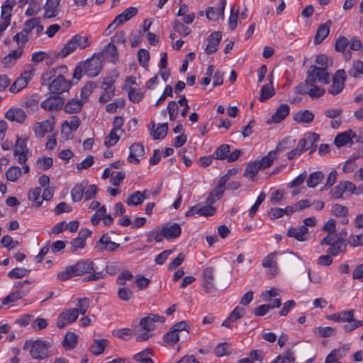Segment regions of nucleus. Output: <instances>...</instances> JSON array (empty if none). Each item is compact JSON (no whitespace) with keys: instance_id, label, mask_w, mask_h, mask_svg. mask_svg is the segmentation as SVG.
I'll return each instance as SVG.
<instances>
[{"instance_id":"nucleus-1","label":"nucleus","mask_w":363,"mask_h":363,"mask_svg":"<svg viewBox=\"0 0 363 363\" xmlns=\"http://www.w3.org/2000/svg\"><path fill=\"white\" fill-rule=\"evenodd\" d=\"M57 69L67 72V67L66 65H62L56 69H52L45 72L42 77V85H47L49 84V90L54 94H60L67 91L72 84V82L71 80L66 79L62 74H60L52 80V82L50 83L51 79L56 75Z\"/></svg>"},{"instance_id":"nucleus-2","label":"nucleus","mask_w":363,"mask_h":363,"mask_svg":"<svg viewBox=\"0 0 363 363\" xmlns=\"http://www.w3.org/2000/svg\"><path fill=\"white\" fill-rule=\"evenodd\" d=\"M94 264L91 260H81L73 265L67 266L64 271L58 273L57 278L60 281H65L73 277L92 273L94 272Z\"/></svg>"},{"instance_id":"nucleus-3","label":"nucleus","mask_w":363,"mask_h":363,"mask_svg":"<svg viewBox=\"0 0 363 363\" xmlns=\"http://www.w3.org/2000/svg\"><path fill=\"white\" fill-rule=\"evenodd\" d=\"M91 44V38L88 35L77 34L74 35L57 53V57H65L79 48L84 50Z\"/></svg>"},{"instance_id":"nucleus-4","label":"nucleus","mask_w":363,"mask_h":363,"mask_svg":"<svg viewBox=\"0 0 363 363\" xmlns=\"http://www.w3.org/2000/svg\"><path fill=\"white\" fill-rule=\"evenodd\" d=\"M49 343L46 341L37 340L35 341H27L24 349L30 347V354L35 359H45L48 357Z\"/></svg>"},{"instance_id":"nucleus-5","label":"nucleus","mask_w":363,"mask_h":363,"mask_svg":"<svg viewBox=\"0 0 363 363\" xmlns=\"http://www.w3.org/2000/svg\"><path fill=\"white\" fill-rule=\"evenodd\" d=\"M81 62L84 68V74L89 77H94L101 72L102 54L95 53L91 58Z\"/></svg>"},{"instance_id":"nucleus-6","label":"nucleus","mask_w":363,"mask_h":363,"mask_svg":"<svg viewBox=\"0 0 363 363\" xmlns=\"http://www.w3.org/2000/svg\"><path fill=\"white\" fill-rule=\"evenodd\" d=\"M308 82L311 84L315 82H323L328 84L329 82V74L327 72L326 68L318 67L315 65L311 66L307 72Z\"/></svg>"},{"instance_id":"nucleus-7","label":"nucleus","mask_w":363,"mask_h":363,"mask_svg":"<svg viewBox=\"0 0 363 363\" xmlns=\"http://www.w3.org/2000/svg\"><path fill=\"white\" fill-rule=\"evenodd\" d=\"M79 316L78 308H69L61 312L57 319L56 325L58 328H62L67 324L76 321Z\"/></svg>"},{"instance_id":"nucleus-8","label":"nucleus","mask_w":363,"mask_h":363,"mask_svg":"<svg viewBox=\"0 0 363 363\" xmlns=\"http://www.w3.org/2000/svg\"><path fill=\"white\" fill-rule=\"evenodd\" d=\"M55 127V118L53 116L42 122H36L33 126V131L38 138H43L48 133L51 132Z\"/></svg>"},{"instance_id":"nucleus-9","label":"nucleus","mask_w":363,"mask_h":363,"mask_svg":"<svg viewBox=\"0 0 363 363\" xmlns=\"http://www.w3.org/2000/svg\"><path fill=\"white\" fill-rule=\"evenodd\" d=\"M345 78L346 75L345 70H337L333 77V84L328 89V93L334 96L340 94L344 88Z\"/></svg>"},{"instance_id":"nucleus-10","label":"nucleus","mask_w":363,"mask_h":363,"mask_svg":"<svg viewBox=\"0 0 363 363\" xmlns=\"http://www.w3.org/2000/svg\"><path fill=\"white\" fill-rule=\"evenodd\" d=\"M203 287L208 294L213 292L215 289V269L213 267L205 268L202 273Z\"/></svg>"},{"instance_id":"nucleus-11","label":"nucleus","mask_w":363,"mask_h":363,"mask_svg":"<svg viewBox=\"0 0 363 363\" xmlns=\"http://www.w3.org/2000/svg\"><path fill=\"white\" fill-rule=\"evenodd\" d=\"M120 245L111 240L108 234H104L96 243V248L100 252L104 251L114 252Z\"/></svg>"},{"instance_id":"nucleus-12","label":"nucleus","mask_w":363,"mask_h":363,"mask_svg":"<svg viewBox=\"0 0 363 363\" xmlns=\"http://www.w3.org/2000/svg\"><path fill=\"white\" fill-rule=\"evenodd\" d=\"M164 320L165 318L164 316L150 313L140 320V325L143 330L150 332L155 329V323H164Z\"/></svg>"},{"instance_id":"nucleus-13","label":"nucleus","mask_w":363,"mask_h":363,"mask_svg":"<svg viewBox=\"0 0 363 363\" xmlns=\"http://www.w3.org/2000/svg\"><path fill=\"white\" fill-rule=\"evenodd\" d=\"M163 237L167 240H172L178 238L182 233V228L177 223L165 224L162 228Z\"/></svg>"},{"instance_id":"nucleus-14","label":"nucleus","mask_w":363,"mask_h":363,"mask_svg":"<svg viewBox=\"0 0 363 363\" xmlns=\"http://www.w3.org/2000/svg\"><path fill=\"white\" fill-rule=\"evenodd\" d=\"M308 229L305 225H301L298 228L291 227L286 233L289 238H294L300 242L306 241L308 238Z\"/></svg>"},{"instance_id":"nucleus-15","label":"nucleus","mask_w":363,"mask_h":363,"mask_svg":"<svg viewBox=\"0 0 363 363\" xmlns=\"http://www.w3.org/2000/svg\"><path fill=\"white\" fill-rule=\"evenodd\" d=\"M64 104L62 98L59 96H50L41 102L40 106L48 111L60 110Z\"/></svg>"},{"instance_id":"nucleus-16","label":"nucleus","mask_w":363,"mask_h":363,"mask_svg":"<svg viewBox=\"0 0 363 363\" xmlns=\"http://www.w3.org/2000/svg\"><path fill=\"white\" fill-rule=\"evenodd\" d=\"M27 116L25 111L20 108L13 107L9 108L5 113V118L10 121L22 123L25 121Z\"/></svg>"},{"instance_id":"nucleus-17","label":"nucleus","mask_w":363,"mask_h":363,"mask_svg":"<svg viewBox=\"0 0 363 363\" xmlns=\"http://www.w3.org/2000/svg\"><path fill=\"white\" fill-rule=\"evenodd\" d=\"M357 138L355 133L351 130H348L343 133H339L335 138V145L340 147L347 144L352 145L354 143L352 138Z\"/></svg>"},{"instance_id":"nucleus-18","label":"nucleus","mask_w":363,"mask_h":363,"mask_svg":"<svg viewBox=\"0 0 363 363\" xmlns=\"http://www.w3.org/2000/svg\"><path fill=\"white\" fill-rule=\"evenodd\" d=\"M130 152L128 157L129 163L138 164L140 162L139 157L145 155V150L140 143H134L129 148Z\"/></svg>"},{"instance_id":"nucleus-19","label":"nucleus","mask_w":363,"mask_h":363,"mask_svg":"<svg viewBox=\"0 0 363 363\" xmlns=\"http://www.w3.org/2000/svg\"><path fill=\"white\" fill-rule=\"evenodd\" d=\"M222 35L219 31H215L208 38V45L205 48V52L208 55L216 52L221 40Z\"/></svg>"},{"instance_id":"nucleus-20","label":"nucleus","mask_w":363,"mask_h":363,"mask_svg":"<svg viewBox=\"0 0 363 363\" xmlns=\"http://www.w3.org/2000/svg\"><path fill=\"white\" fill-rule=\"evenodd\" d=\"M60 0H47L45 5L44 6V14L45 18H51L57 16L59 14V5Z\"/></svg>"},{"instance_id":"nucleus-21","label":"nucleus","mask_w":363,"mask_h":363,"mask_svg":"<svg viewBox=\"0 0 363 363\" xmlns=\"http://www.w3.org/2000/svg\"><path fill=\"white\" fill-rule=\"evenodd\" d=\"M331 25L332 21L328 20L326 23L320 24L318 26L314 38L315 45L321 43L326 38V37L329 35Z\"/></svg>"},{"instance_id":"nucleus-22","label":"nucleus","mask_w":363,"mask_h":363,"mask_svg":"<svg viewBox=\"0 0 363 363\" xmlns=\"http://www.w3.org/2000/svg\"><path fill=\"white\" fill-rule=\"evenodd\" d=\"M289 106L286 104H281L277 107L275 113L272 116V119L268 120L267 123H269L272 121L278 123L281 122L289 114Z\"/></svg>"},{"instance_id":"nucleus-23","label":"nucleus","mask_w":363,"mask_h":363,"mask_svg":"<svg viewBox=\"0 0 363 363\" xmlns=\"http://www.w3.org/2000/svg\"><path fill=\"white\" fill-rule=\"evenodd\" d=\"M98 54H102V59H106L112 62H116L118 60V54L116 47L112 43H108L106 45L103 50Z\"/></svg>"},{"instance_id":"nucleus-24","label":"nucleus","mask_w":363,"mask_h":363,"mask_svg":"<svg viewBox=\"0 0 363 363\" xmlns=\"http://www.w3.org/2000/svg\"><path fill=\"white\" fill-rule=\"evenodd\" d=\"M319 140V135L315 133H309L306 135V136L302 139H301L297 145L296 148L301 153L304 152L308 150L306 145L308 144L313 145L315 142Z\"/></svg>"},{"instance_id":"nucleus-25","label":"nucleus","mask_w":363,"mask_h":363,"mask_svg":"<svg viewBox=\"0 0 363 363\" xmlns=\"http://www.w3.org/2000/svg\"><path fill=\"white\" fill-rule=\"evenodd\" d=\"M155 122L152 121V128L150 130V134L152 137V138L154 140H162L164 138L168 131L167 123L160 124L156 130H155Z\"/></svg>"},{"instance_id":"nucleus-26","label":"nucleus","mask_w":363,"mask_h":363,"mask_svg":"<svg viewBox=\"0 0 363 363\" xmlns=\"http://www.w3.org/2000/svg\"><path fill=\"white\" fill-rule=\"evenodd\" d=\"M346 250L345 240L342 238H337L336 240L333 242L327 250L328 254L333 256H336L340 252H344Z\"/></svg>"},{"instance_id":"nucleus-27","label":"nucleus","mask_w":363,"mask_h":363,"mask_svg":"<svg viewBox=\"0 0 363 363\" xmlns=\"http://www.w3.org/2000/svg\"><path fill=\"white\" fill-rule=\"evenodd\" d=\"M85 101L77 99H69L64 106L65 112L67 113H75L81 111Z\"/></svg>"},{"instance_id":"nucleus-28","label":"nucleus","mask_w":363,"mask_h":363,"mask_svg":"<svg viewBox=\"0 0 363 363\" xmlns=\"http://www.w3.org/2000/svg\"><path fill=\"white\" fill-rule=\"evenodd\" d=\"M22 48H18L9 52L2 60V62L4 67H11L12 65H13L16 61L22 55Z\"/></svg>"},{"instance_id":"nucleus-29","label":"nucleus","mask_w":363,"mask_h":363,"mask_svg":"<svg viewBox=\"0 0 363 363\" xmlns=\"http://www.w3.org/2000/svg\"><path fill=\"white\" fill-rule=\"evenodd\" d=\"M137 13L138 9L135 7L126 9L115 18L116 22H118V24L119 25H122L125 22L129 21L131 18L134 17Z\"/></svg>"},{"instance_id":"nucleus-30","label":"nucleus","mask_w":363,"mask_h":363,"mask_svg":"<svg viewBox=\"0 0 363 363\" xmlns=\"http://www.w3.org/2000/svg\"><path fill=\"white\" fill-rule=\"evenodd\" d=\"M293 119L297 123H310L313 121L314 115L308 110L300 111L294 115Z\"/></svg>"},{"instance_id":"nucleus-31","label":"nucleus","mask_w":363,"mask_h":363,"mask_svg":"<svg viewBox=\"0 0 363 363\" xmlns=\"http://www.w3.org/2000/svg\"><path fill=\"white\" fill-rule=\"evenodd\" d=\"M107 344L108 340L106 339H94L89 350L93 354L99 355L104 352Z\"/></svg>"},{"instance_id":"nucleus-32","label":"nucleus","mask_w":363,"mask_h":363,"mask_svg":"<svg viewBox=\"0 0 363 363\" xmlns=\"http://www.w3.org/2000/svg\"><path fill=\"white\" fill-rule=\"evenodd\" d=\"M41 189L40 187H36L33 189H30L28 193V200L32 201V204L35 207H40L42 204V196H41Z\"/></svg>"},{"instance_id":"nucleus-33","label":"nucleus","mask_w":363,"mask_h":363,"mask_svg":"<svg viewBox=\"0 0 363 363\" xmlns=\"http://www.w3.org/2000/svg\"><path fill=\"white\" fill-rule=\"evenodd\" d=\"M81 125V121L77 116H72L69 121H65L62 125V134L65 133V129L68 128L69 131H76Z\"/></svg>"},{"instance_id":"nucleus-34","label":"nucleus","mask_w":363,"mask_h":363,"mask_svg":"<svg viewBox=\"0 0 363 363\" xmlns=\"http://www.w3.org/2000/svg\"><path fill=\"white\" fill-rule=\"evenodd\" d=\"M15 4V0H6L1 8V17L2 21H7L11 23V11Z\"/></svg>"},{"instance_id":"nucleus-35","label":"nucleus","mask_w":363,"mask_h":363,"mask_svg":"<svg viewBox=\"0 0 363 363\" xmlns=\"http://www.w3.org/2000/svg\"><path fill=\"white\" fill-rule=\"evenodd\" d=\"M260 169H262L259 167L257 161L249 162L245 167L243 176L251 180H254L255 175Z\"/></svg>"},{"instance_id":"nucleus-36","label":"nucleus","mask_w":363,"mask_h":363,"mask_svg":"<svg viewBox=\"0 0 363 363\" xmlns=\"http://www.w3.org/2000/svg\"><path fill=\"white\" fill-rule=\"evenodd\" d=\"M77 335L72 332L67 333L62 340V346L65 350H72L77 343Z\"/></svg>"},{"instance_id":"nucleus-37","label":"nucleus","mask_w":363,"mask_h":363,"mask_svg":"<svg viewBox=\"0 0 363 363\" xmlns=\"http://www.w3.org/2000/svg\"><path fill=\"white\" fill-rule=\"evenodd\" d=\"M276 159L277 152L276 150H272L269 152L267 155L264 156L260 160L257 161V162L259 167L264 169L269 167Z\"/></svg>"},{"instance_id":"nucleus-38","label":"nucleus","mask_w":363,"mask_h":363,"mask_svg":"<svg viewBox=\"0 0 363 363\" xmlns=\"http://www.w3.org/2000/svg\"><path fill=\"white\" fill-rule=\"evenodd\" d=\"M324 178V174L322 172H314L310 174L306 180L307 186L310 188L315 187Z\"/></svg>"},{"instance_id":"nucleus-39","label":"nucleus","mask_w":363,"mask_h":363,"mask_svg":"<svg viewBox=\"0 0 363 363\" xmlns=\"http://www.w3.org/2000/svg\"><path fill=\"white\" fill-rule=\"evenodd\" d=\"M22 171L17 166H11L6 172V178L8 181L15 182L21 176Z\"/></svg>"},{"instance_id":"nucleus-40","label":"nucleus","mask_w":363,"mask_h":363,"mask_svg":"<svg viewBox=\"0 0 363 363\" xmlns=\"http://www.w3.org/2000/svg\"><path fill=\"white\" fill-rule=\"evenodd\" d=\"M20 153H30V152L27 147L26 140L18 138L13 147V155L16 156Z\"/></svg>"},{"instance_id":"nucleus-41","label":"nucleus","mask_w":363,"mask_h":363,"mask_svg":"<svg viewBox=\"0 0 363 363\" xmlns=\"http://www.w3.org/2000/svg\"><path fill=\"white\" fill-rule=\"evenodd\" d=\"M273 86L271 84H265L261 89L259 101L263 102L274 95Z\"/></svg>"},{"instance_id":"nucleus-42","label":"nucleus","mask_w":363,"mask_h":363,"mask_svg":"<svg viewBox=\"0 0 363 363\" xmlns=\"http://www.w3.org/2000/svg\"><path fill=\"white\" fill-rule=\"evenodd\" d=\"M125 202L129 206H138L140 205L143 201L142 195L140 191H135L131 194L126 199Z\"/></svg>"},{"instance_id":"nucleus-43","label":"nucleus","mask_w":363,"mask_h":363,"mask_svg":"<svg viewBox=\"0 0 363 363\" xmlns=\"http://www.w3.org/2000/svg\"><path fill=\"white\" fill-rule=\"evenodd\" d=\"M120 137L117 134V130H111L108 135L106 137L104 145L106 147H111L115 145L119 140Z\"/></svg>"},{"instance_id":"nucleus-44","label":"nucleus","mask_w":363,"mask_h":363,"mask_svg":"<svg viewBox=\"0 0 363 363\" xmlns=\"http://www.w3.org/2000/svg\"><path fill=\"white\" fill-rule=\"evenodd\" d=\"M117 295L120 300L128 301L133 297V292L131 289L122 286L118 289Z\"/></svg>"},{"instance_id":"nucleus-45","label":"nucleus","mask_w":363,"mask_h":363,"mask_svg":"<svg viewBox=\"0 0 363 363\" xmlns=\"http://www.w3.org/2000/svg\"><path fill=\"white\" fill-rule=\"evenodd\" d=\"M230 146L227 144L220 145L215 152V158L216 160L228 159V153L230 152Z\"/></svg>"},{"instance_id":"nucleus-46","label":"nucleus","mask_w":363,"mask_h":363,"mask_svg":"<svg viewBox=\"0 0 363 363\" xmlns=\"http://www.w3.org/2000/svg\"><path fill=\"white\" fill-rule=\"evenodd\" d=\"M30 272V269L16 267L11 270L9 272L8 276L13 279H21L28 275Z\"/></svg>"},{"instance_id":"nucleus-47","label":"nucleus","mask_w":363,"mask_h":363,"mask_svg":"<svg viewBox=\"0 0 363 363\" xmlns=\"http://www.w3.org/2000/svg\"><path fill=\"white\" fill-rule=\"evenodd\" d=\"M174 30L182 36H186L191 33L189 27L184 26L177 20L173 22Z\"/></svg>"},{"instance_id":"nucleus-48","label":"nucleus","mask_w":363,"mask_h":363,"mask_svg":"<svg viewBox=\"0 0 363 363\" xmlns=\"http://www.w3.org/2000/svg\"><path fill=\"white\" fill-rule=\"evenodd\" d=\"M84 188L80 185L75 186L71 191L72 200L74 202H78L81 201L84 196Z\"/></svg>"},{"instance_id":"nucleus-49","label":"nucleus","mask_w":363,"mask_h":363,"mask_svg":"<svg viewBox=\"0 0 363 363\" xmlns=\"http://www.w3.org/2000/svg\"><path fill=\"white\" fill-rule=\"evenodd\" d=\"M348 45L349 40L345 36H339L335 43V50L340 52L345 50Z\"/></svg>"},{"instance_id":"nucleus-50","label":"nucleus","mask_w":363,"mask_h":363,"mask_svg":"<svg viewBox=\"0 0 363 363\" xmlns=\"http://www.w3.org/2000/svg\"><path fill=\"white\" fill-rule=\"evenodd\" d=\"M230 347L227 342L219 343L214 349V354L217 357H223L229 354Z\"/></svg>"},{"instance_id":"nucleus-51","label":"nucleus","mask_w":363,"mask_h":363,"mask_svg":"<svg viewBox=\"0 0 363 363\" xmlns=\"http://www.w3.org/2000/svg\"><path fill=\"white\" fill-rule=\"evenodd\" d=\"M350 77H357L358 74H363V62L356 60L353 62L352 68L348 71Z\"/></svg>"},{"instance_id":"nucleus-52","label":"nucleus","mask_w":363,"mask_h":363,"mask_svg":"<svg viewBox=\"0 0 363 363\" xmlns=\"http://www.w3.org/2000/svg\"><path fill=\"white\" fill-rule=\"evenodd\" d=\"M26 293H22L21 291H16L14 293L9 294L2 300V304L7 305L16 301L21 299Z\"/></svg>"},{"instance_id":"nucleus-53","label":"nucleus","mask_w":363,"mask_h":363,"mask_svg":"<svg viewBox=\"0 0 363 363\" xmlns=\"http://www.w3.org/2000/svg\"><path fill=\"white\" fill-rule=\"evenodd\" d=\"M36 163L40 169L47 170L52 166L53 160L51 157H40Z\"/></svg>"},{"instance_id":"nucleus-54","label":"nucleus","mask_w":363,"mask_h":363,"mask_svg":"<svg viewBox=\"0 0 363 363\" xmlns=\"http://www.w3.org/2000/svg\"><path fill=\"white\" fill-rule=\"evenodd\" d=\"M331 213L336 217H342L347 215L348 210L346 206L336 203L332 206Z\"/></svg>"},{"instance_id":"nucleus-55","label":"nucleus","mask_w":363,"mask_h":363,"mask_svg":"<svg viewBox=\"0 0 363 363\" xmlns=\"http://www.w3.org/2000/svg\"><path fill=\"white\" fill-rule=\"evenodd\" d=\"M362 320H356L353 317L351 320L348 321L347 324L344 325L343 330L346 333H350L354 330L356 328L362 327Z\"/></svg>"},{"instance_id":"nucleus-56","label":"nucleus","mask_w":363,"mask_h":363,"mask_svg":"<svg viewBox=\"0 0 363 363\" xmlns=\"http://www.w3.org/2000/svg\"><path fill=\"white\" fill-rule=\"evenodd\" d=\"M28 83L26 82V79H24L23 77H18L11 86L10 91L12 93H16L20 91L21 89L25 88L27 86Z\"/></svg>"},{"instance_id":"nucleus-57","label":"nucleus","mask_w":363,"mask_h":363,"mask_svg":"<svg viewBox=\"0 0 363 363\" xmlns=\"http://www.w3.org/2000/svg\"><path fill=\"white\" fill-rule=\"evenodd\" d=\"M106 213V208L105 206H102L99 209H97L91 218L92 225H96L99 221L103 219V217L105 216Z\"/></svg>"},{"instance_id":"nucleus-58","label":"nucleus","mask_w":363,"mask_h":363,"mask_svg":"<svg viewBox=\"0 0 363 363\" xmlns=\"http://www.w3.org/2000/svg\"><path fill=\"white\" fill-rule=\"evenodd\" d=\"M95 84L93 82H87L82 89L81 90V98L82 100H84L87 99L90 94L93 92L94 88H95Z\"/></svg>"},{"instance_id":"nucleus-59","label":"nucleus","mask_w":363,"mask_h":363,"mask_svg":"<svg viewBox=\"0 0 363 363\" xmlns=\"http://www.w3.org/2000/svg\"><path fill=\"white\" fill-rule=\"evenodd\" d=\"M238 14H239V9H237L235 11L234 7L231 8L230 15L229 21H228V26L231 30H235V28L237 27Z\"/></svg>"},{"instance_id":"nucleus-60","label":"nucleus","mask_w":363,"mask_h":363,"mask_svg":"<svg viewBox=\"0 0 363 363\" xmlns=\"http://www.w3.org/2000/svg\"><path fill=\"white\" fill-rule=\"evenodd\" d=\"M179 340V335L172 328L164 336V341L167 344L174 345Z\"/></svg>"},{"instance_id":"nucleus-61","label":"nucleus","mask_w":363,"mask_h":363,"mask_svg":"<svg viewBox=\"0 0 363 363\" xmlns=\"http://www.w3.org/2000/svg\"><path fill=\"white\" fill-rule=\"evenodd\" d=\"M127 91H128V97L130 101L133 103H138L143 98V94L140 92L139 89L128 87Z\"/></svg>"},{"instance_id":"nucleus-62","label":"nucleus","mask_w":363,"mask_h":363,"mask_svg":"<svg viewBox=\"0 0 363 363\" xmlns=\"http://www.w3.org/2000/svg\"><path fill=\"white\" fill-rule=\"evenodd\" d=\"M133 278V275L128 270H124L121 273L119 274L116 283L118 285L124 286L126 284L127 281H130Z\"/></svg>"},{"instance_id":"nucleus-63","label":"nucleus","mask_w":363,"mask_h":363,"mask_svg":"<svg viewBox=\"0 0 363 363\" xmlns=\"http://www.w3.org/2000/svg\"><path fill=\"white\" fill-rule=\"evenodd\" d=\"M77 308L79 314H85L89 308L90 301L88 298H79L77 299Z\"/></svg>"},{"instance_id":"nucleus-64","label":"nucleus","mask_w":363,"mask_h":363,"mask_svg":"<svg viewBox=\"0 0 363 363\" xmlns=\"http://www.w3.org/2000/svg\"><path fill=\"white\" fill-rule=\"evenodd\" d=\"M245 314V310L243 308H240L239 306L235 307L229 315V320L231 322H235L237 320L240 319Z\"/></svg>"}]
</instances>
